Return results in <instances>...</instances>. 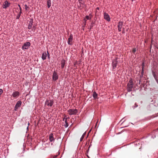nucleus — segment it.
<instances>
[{
  "label": "nucleus",
  "mask_w": 158,
  "mask_h": 158,
  "mask_svg": "<svg viewBox=\"0 0 158 158\" xmlns=\"http://www.w3.org/2000/svg\"><path fill=\"white\" fill-rule=\"evenodd\" d=\"M86 19H87V20H88V19H91V18H89V16H88V15H86Z\"/></svg>",
  "instance_id": "c85d7f7f"
},
{
  "label": "nucleus",
  "mask_w": 158,
  "mask_h": 158,
  "mask_svg": "<svg viewBox=\"0 0 158 158\" xmlns=\"http://www.w3.org/2000/svg\"><path fill=\"white\" fill-rule=\"evenodd\" d=\"M18 6L19 7V8L21 7L20 5H18Z\"/></svg>",
  "instance_id": "4c0bfd02"
},
{
  "label": "nucleus",
  "mask_w": 158,
  "mask_h": 158,
  "mask_svg": "<svg viewBox=\"0 0 158 158\" xmlns=\"http://www.w3.org/2000/svg\"><path fill=\"white\" fill-rule=\"evenodd\" d=\"M51 145H53V143H51Z\"/></svg>",
  "instance_id": "ea45409f"
},
{
  "label": "nucleus",
  "mask_w": 158,
  "mask_h": 158,
  "mask_svg": "<svg viewBox=\"0 0 158 158\" xmlns=\"http://www.w3.org/2000/svg\"><path fill=\"white\" fill-rule=\"evenodd\" d=\"M30 45V42H27L24 44L22 46V48L23 50L27 49L29 48Z\"/></svg>",
  "instance_id": "7ed1b4c3"
},
{
  "label": "nucleus",
  "mask_w": 158,
  "mask_h": 158,
  "mask_svg": "<svg viewBox=\"0 0 158 158\" xmlns=\"http://www.w3.org/2000/svg\"><path fill=\"white\" fill-rule=\"evenodd\" d=\"M79 7L81 9L82 8L84 7V2L81 0H79Z\"/></svg>",
  "instance_id": "4468645a"
},
{
  "label": "nucleus",
  "mask_w": 158,
  "mask_h": 158,
  "mask_svg": "<svg viewBox=\"0 0 158 158\" xmlns=\"http://www.w3.org/2000/svg\"><path fill=\"white\" fill-rule=\"evenodd\" d=\"M119 63V59L118 57H115L113 59L112 62V66L113 69L114 70H115V69L117 67L118 64Z\"/></svg>",
  "instance_id": "f257e3e1"
},
{
  "label": "nucleus",
  "mask_w": 158,
  "mask_h": 158,
  "mask_svg": "<svg viewBox=\"0 0 158 158\" xmlns=\"http://www.w3.org/2000/svg\"><path fill=\"white\" fill-rule=\"evenodd\" d=\"M86 134V132H85L83 133V134L82 135V136H81V138H80V141H82L83 140V139H84L85 136Z\"/></svg>",
  "instance_id": "412c9836"
},
{
  "label": "nucleus",
  "mask_w": 158,
  "mask_h": 158,
  "mask_svg": "<svg viewBox=\"0 0 158 158\" xmlns=\"http://www.w3.org/2000/svg\"><path fill=\"white\" fill-rule=\"evenodd\" d=\"M33 19H31L28 25V28L29 29H30L31 28L32 26L33 25Z\"/></svg>",
  "instance_id": "2eb2a0df"
},
{
  "label": "nucleus",
  "mask_w": 158,
  "mask_h": 158,
  "mask_svg": "<svg viewBox=\"0 0 158 158\" xmlns=\"http://www.w3.org/2000/svg\"><path fill=\"white\" fill-rule=\"evenodd\" d=\"M19 8H20V11H21V12H22V9H21V7H20Z\"/></svg>",
  "instance_id": "f704fd0d"
},
{
  "label": "nucleus",
  "mask_w": 158,
  "mask_h": 158,
  "mask_svg": "<svg viewBox=\"0 0 158 158\" xmlns=\"http://www.w3.org/2000/svg\"><path fill=\"white\" fill-rule=\"evenodd\" d=\"M123 25V22L120 21L118 23V28L119 31H121V28Z\"/></svg>",
  "instance_id": "f8f14e48"
},
{
  "label": "nucleus",
  "mask_w": 158,
  "mask_h": 158,
  "mask_svg": "<svg viewBox=\"0 0 158 158\" xmlns=\"http://www.w3.org/2000/svg\"><path fill=\"white\" fill-rule=\"evenodd\" d=\"M21 11H20V12H19V14L18 15L16 16V19H19L20 16L21 14Z\"/></svg>",
  "instance_id": "4be33fe9"
},
{
  "label": "nucleus",
  "mask_w": 158,
  "mask_h": 158,
  "mask_svg": "<svg viewBox=\"0 0 158 158\" xmlns=\"http://www.w3.org/2000/svg\"><path fill=\"white\" fill-rule=\"evenodd\" d=\"M33 27H34V28H35V27H34V26H33Z\"/></svg>",
  "instance_id": "c03bdc74"
},
{
  "label": "nucleus",
  "mask_w": 158,
  "mask_h": 158,
  "mask_svg": "<svg viewBox=\"0 0 158 158\" xmlns=\"http://www.w3.org/2000/svg\"><path fill=\"white\" fill-rule=\"evenodd\" d=\"M47 54L46 52H43L42 55V59L43 60H45L46 59Z\"/></svg>",
  "instance_id": "f3484780"
},
{
  "label": "nucleus",
  "mask_w": 158,
  "mask_h": 158,
  "mask_svg": "<svg viewBox=\"0 0 158 158\" xmlns=\"http://www.w3.org/2000/svg\"><path fill=\"white\" fill-rule=\"evenodd\" d=\"M91 25H90V29H89L90 30L92 29V27H93V24H94V22H93V21H92V23H91Z\"/></svg>",
  "instance_id": "b1692460"
},
{
  "label": "nucleus",
  "mask_w": 158,
  "mask_h": 158,
  "mask_svg": "<svg viewBox=\"0 0 158 158\" xmlns=\"http://www.w3.org/2000/svg\"><path fill=\"white\" fill-rule=\"evenodd\" d=\"M128 83L133 84L132 80V79H130Z\"/></svg>",
  "instance_id": "c756f323"
},
{
  "label": "nucleus",
  "mask_w": 158,
  "mask_h": 158,
  "mask_svg": "<svg viewBox=\"0 0 158 158\" xmlns=\"http://www.w3.org/2000/svg\"><path fill=\"white\" fill-rule=\"evenodd\" d=\"M49 140L51 142H54L55 141V139L53 136V133H51L49 134Z\"/></svg>",
  "instance_id": "9d476101"
},
{
  "label": "nucleus",
  "mask_w": 158,
  "mask_h": 158,
  "mask_svg": "<svg viewBox=\"0 0 158 158\" xmlns=\"http://www.w3.org/2000/svg\"><path fill=\"white\" fill-rule=\"evenodd\" d=\"M66 64V61L64 60L63 59L61 62V68L62 69H63L64 66Z\"/></svg>",
  "instance_id": "dca6fc26"
},
{
  "label": "nucleus",
  "mask_w": 158,
  "mask_h": 158,
  "mask_svg": "<svg viewBox=\"0 0 158 158\" xmlns=\"http://www.w3.org/2000/svg\"><path fill=\"white\" fill-rule=\"evenodd\" d=\"M84 25L85 26L86 25V20L85 19H84Z\"/></svg>",
  "instance_id": "7c9ffc66"
},
{
  "label": "nucleus",
  "mask_w": 158,
  "mask_h": 158,
  "mask_svg": "<svg viewBox=\"0 0 158 158\" xmlns=\"http://www.w3.org/2000/svg\"><path fill=\"white\" fill-rule=\"evenodd\" d=\"M133 87V84L128 83L127 85V90L128 92H130L132 90Z\"/></svg>",
  "instance_id": "20e7f679"
},
{
  "label": "nucleus",
  "mask_w": 158,
  "mask_h": 158,
  "mask_svg": "<svg viewBox=\"0 0 158 158\" xmlns=\"http://www.w3.org/2000/svg\"><path fill=\"white\" fill-rule=\"evenodd\" d=\"M136 48H133V49H132V52L134 53L135 54V52L136 51Z\"/></svg>",
  "instance_id": "393cba45"
},
{
  "label": "nucleus",
  "mask_w": 158,
  "mask_h": 158,
  "mask_svg": "<svg viewBox=\"0 0 158 158\" xmlns=\"http://www.w3.org/2000/svg\"><path fill=\"white\" fill-rule=\"evenodd\" d=\"M137 106H138V105H137V104L136 103H135V106H134V108H135V107H137Z\"/></svg>",
  "instance_id": "2f4dec72"
},
{
  "label": "nucleus",
  "mask_w": 158,
  "mask_h": 158,
  "mask_svg": "<svg viewBox=\"0 0 158 158\" xmlns=\"http://www.w3.org/2000/svg\"><path fill=\"white\" fill-rule=\"evenodd\" d=\"M68 118H66V119L64 121V122H65V124L64 125V126L65 127H68V123L67 122V119Z\"/></svg>",
  "instance_id": "aec40b11"
},
{
  "label": "nucleus",
  "mask_w": 158,
  "mask_h": 158,
  "mask_svg": "<svg viewBox=\"0 0 158 158\" xmlns=\"http://www.w3.org/2000/svg\"><path fill=\"white\" fill-rule=\"evenodd\" d=\"M47 55H48V59H50V54L48 51H47Z\"/></svg>",
  "instance_id": "cd10ccee"
},
{
  "label": "nucleus",
  "mask_w": 158,
  "mask_h": 158,
  "mask_svg": "<svg viewBox=\"0 0 158 158\" xmlns=\"http://www.w3.org/2000/svg\"><path fill=\"white\" fill-rule=\"evenodd\" d=\"M22 104V102L21 101H18L16 103L14 108V110L17 111L18 108L20 107Z\"/></svg>",
  "instance_id": "1a4fd4ad"
},
{
  "label": "nucleus",
  "mask_w": 158,
  "mask_h": 158,
  "mask_svg": "<svg viewBox=\"0 0 158 158\" xmlns=\"http://www.w3.org/2000/svg\"><path fill=\"white\" fill-rule=\"evenodd\" d=\"M134 0H131L133 2Z\"/></svg>",
  "instance_id": "79ce46f5"
},
{
  "label": "nucleus",
  "mask_w": 158,
  "mask_h": 158,
  "mask_svg": "<svg viewBox=\"0 0 158 158\" xmlns=\"http://www.w3.org/2000/svg\"><path fill=\"white\" fill-rule=\"evenodd\" d=\"M143 71H144V69H143V70H142V71H141V74L142 77H143Z\"/></svg>",
  "instance_id": "a878e982"
},
{
  "label": "nucleus",
  "mask_w": 158,
  "mask_h": 158,
  "mask_svg": "<svg viewBox=\"0 0 158 158\" xmlns=\"http://www.w3.org/2000/svg\"><path fill=\"white\" fill-rule=\"evenodd\" d=\"M104 19L108 22H110V19L109 15L106 12L104 13Z\"/></svg>",
  "instance_id": "0eeeda50"
},
{
  "label": "nucleus",
  "mask_w": 158,
  "mask_h": 158,
  "mask_svg": "<svg viewBox=\"0 0 158 158\" xmlns=\"http://www.w3.org/2000/svg\"><path fill=\"white\" fill-rule=\"evenodd\" d=\"M93 97L94 99H96L97 98L98 94L95 91H94L93 93Z\"/></svg>",
  "instance_id": "a211bd4d"
},
{
  "label": "nucleus",
  "mask_w": 158,
  "mask_h": 158,
  "mask_svg": "<svg viewBox=\"0 0 158 158\" xmlns=\"http://www.w3.org/2000/svg\"><path fill=\"white\" fill-rule=\"evenodd\" d=\"M24 6H25V9L26 10H27V9L29 8V7L27 6V5H25Z\"/></svg>",
  "instance_id": "bb28decb"
},
{
  "label": "nucleus",
  "mask_w": 158,
  "mask_h": 158,
  "mask_svg": "<svg viewBox=\"0 0 158 158\" xmlns=\"http://www.w3.org/2000/svg\"><path fill=\"white\" fill-rule=\"evenodd\" d=\"M123 33H125V29L124 28H123Z\"/></svg>",
  "instance_id": "72a5a7b5"
},
{
  "label": "nucleus",
  "mask_w": 158,
  "mask_h": 158,
  "mask_svg": "<svg viewBox=\"0 0 158 158\" xmlns=\"http://www.w3.org/2000/svg\"><path fill=\"white\" fill-rule=\"evenodd\" d=\"M10 5V3H9L7 1H6L5 2L4 4L2 6V7L3 8L6 9L7 7H8Z\"/></svg>",
  "instance_id": "ddd939ff"
},
{
  "label": "nucleus",
  "mask_w": 158,
  "mask_h": 158,
  "mask_svg": "<svg viewBox=\"0 0 158 158\" xmlns=\"http://www.w3.org/2000/svg\"><path fill=\"white\" fill-rule=\"evenodd\" d=\"M53 104V101L51 100H47L45 102V104L47 106H52Z\"/></svg>",
  "instance_id": "39448f33"
},
{
  "label": "nucleus",
  "mask_w": 158,
  "mask_h": 158,
  "mask_svg": "<svg viewBox=\"0 0 158 158\" xmlns=\"http://www.w3.org/2000/svg\"><path fill=\"white\" fill-rule=\"evenodd\" d=\"M56 156L54 157V158H56Z\"/></svg>",
  "instance_id": "a19ab883"
},
{
  "label": "nucleus",
  "mask_w": 158,
  "mask_h": 158,
  "mask_svg": "<svg viewBox=\"0 0 158 158\" xmlns=\"http://www.w3.org/2000/svg\"><path fill=\"white\" fill-rule=\"evenodd\" d=\"M122 131L117 133V134H119L122 132Z\"/></svg>",
  "instance_id": "c9c22d12"
},
{
  "label": "nucleus",
  "mask_w": 158,
  "mask_h": 158,
  "mask_svg": "<svg viewBox=\"0 0 158 158\" xmlns=\"http://www.w3.org/2000/svg\"><path fill=\"white\" fill-rule=\"evenodd\" d=\"M33 27H34V28H35V27H34V26H33Z\"/></svg>",
  "instance_id": "37998d69"
},
{
  "label": "nucleus",
  "mask_w": 158,
  "mask_h": 158,
  "mask_svg": "<svg viewBox=\"0 0 158 158\" xmlns=\"http://www.w3.org/2000/svg\"><path fill=\"white\" fill-rule=\"evenodd\" d=\"M142 75H141H141H140V78H142Z\"/></svg>",
  "instance_id": "e433bc0d"
},
{
  "label": "nucleus",
  "mask_w": 158,
  "mask_h": 158,
  "mask_svg": "<svg viewBox=\"0 0 158 158\" xmlns=\"http://www.w3.org/2000/svg\"><path fill=\"white\" fill-rule=\"evenodd\" d=\"M19 95L20 93L18 91H15L13 92L12 95L13 97L15 98H17L19 96Z\"/></svg>",
  "instance_id": "9b49d317"
},
{
  "label": "nucleus",
  "mask_w": 158,
  "mask_h": 158,
  "mask_svg": "<svg viewBox=\"0 0 158 158\" xmlns=\"http://www.w3.org/2000/svg\"><path fill=\"white\" fill-rule=\"evenodd\" d=\"M66 117V116L65 115L64 118H63V121H65L64 119H65V120L66 118H65V117Z\"/></svg>",
  "instance_id": "473e14b6"
},
{
  "label": "nucleus",
  "mask_w": 158,
  "mask_h": 158,
  "mask_svg": "<svg viewBox=\"0 0 158 158\" xmlns=\"http://www.w3.org/2000/svg\"><path fill=\"white\" fill-rule=\"evenodd\" d=\"M77 109H70L68 110V113L70 115H75L77 112Z\"/></svg>",
  "instance_id": "f03ea898"
},
{
  "label": "nucleus",
  "mask_w": 158,
  "mask_h": 158,
  "mask_svg": "<svg viewBox=\"0 0 158 158\" xmlns=\"http://www.w3.org/2000/svg\"><path fill=\"white\" fill-rule=\"evenodd\" d=\"M144 62H143L142 63V69L143 70V69H144Z\"/></svg>",
  "instance_id": "5701e85b"
},
{
  "label": "nucleus",
  "mask_w": 158,
  "mask_h": 158,
  "mask_svg": "<svg viewBox=\"0 0 158 158\" xmlns=\"http://www.w3.org/2000/svg\"><path fill=\"white\" fill-rule=\"evenodd\" d=\"M73 35L72 34H71L68 39V43L69 44L72 45L73 44Z\"/></svg>",
  "instance_id": "6e6552de"
},
{
  "label": "nucleus",
  "mask_w": 158,
  "mask_h": 158,
  "mask_svg": "<svg viewBox=\"0 0 158 158\" xmlns=\"http://www.w3.org/2000/svg\"><path fill=\"white\" fill-rule=\"evenodd\" d=\"M58 78V75L57 73L54 71L53 74L52 78L53 81H56Z\"/></svg>",
  "instance_id": "423d86ee"
},
{
  "label": "nucleus",
  "mask_w": 158,
  "mask_h": 158,
  "mask_svg": "<svg viewBox=\"0 0 158 158\" xmlns=\"http://www.w3.org/2000/svg\"><path fill=\"white\" fill-rule=\"evenodd\" d=\"M47 3L48 7L49 8L50 7L51 4V0H48Z\"/></svg>",
  "instance_id": "6ab92c4d"
},
{
  "label": "nucleus",
  "mask_w": 158,
  "mask_h": 158,
  "mask_svg": "<svg viewBox=\"0 0 158 158\" xmlns=\"http://www.w3.org/2000/svg\"><path fill=\"white\" fill-rule=\"evenodd\" d=\"M97 9H98V10H99V8L98 7H97Z\"/></svg>",
  "instance_id": "58836bf2"
}]
</instances>
